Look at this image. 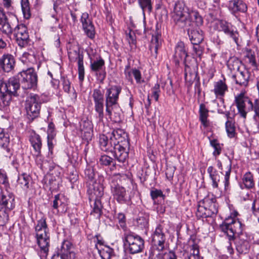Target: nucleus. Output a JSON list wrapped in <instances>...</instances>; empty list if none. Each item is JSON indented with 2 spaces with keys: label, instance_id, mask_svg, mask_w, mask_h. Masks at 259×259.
<instances>
[{
  "label": "nucleus",
  "instance_id": "1",
  "mask_svg": "<svg viewBox=\"0 0 259 259\" xmlns=\"http://www.w3.org/2000/svg\"><path fill=\"white\" fill-rule=\"evenodd\" d=\"M122 239L124 246L130 254H135L143 252L145 241L140 235L129 231L124 233Z\"/></svg>",
  "mask_w": 259,
  "mask_h": 259
},
{
  "label": "nucleus",
  "instance_id": "2",
  "mask_svg": "<svg viewBox=\"0 0 259 259\" xmlns=\"http://www.w3.org/2000/svg\"><path fill=\"white\" fill-rule=\"evenodd\" d=\"M15 196L12 193L0 194V226H5L9 220V213L15 207Z\"/></svg>",
  "mask_w": 259,
  "mask_h": 259
},
{
  "label": "nucleus",
  "instance_id": "3",
  "mask_svg": "<svg viewBox=\"0 0 259 259\" xmlns=\"http://www.w3.org/2000/svg\"><path fill=\"white\" fill-rule=\"evenodd\" d=\"M43 103L41 96L37 94H31L25 103V109L28 119L33 121L40 114L41 105Z\"/></svg>",
  "mask_w": 259,
  "mask_h": 259
},
{
  "label": "nucleus",
  "instance_id": "4",
  "mask_svg": "<svg viewBox=\"0 0 259 259\" xmlns=\"http://www.w3.org/2000/svg\"><path fill=\"white\" fill-rule=\"evenodd\" d=\"M213 28L219 32H224L232 38L237 45H239V34L236 28L225 20L219 19L214 24Z\"/></svg>",
  "mask_w": 259,
  "mask_h": 259
},
{
  "label": "nucleus",
  "instance_id": "5",
  "mask_svg": "<svg viewBox=\"0 0 259 259\" xmlns=\"http://www.w3.org/2000/svg\"><path fill=\"white\" fill-rule=\"evenodd\" d=\"M21 85L24 90L35 89L37 87V75L32 68H29L18 73Z\"/></svg>",
  "mask_w": 259,
  "mask_h": 259
},
{
  "label": "nucleus",
  "instance_id": "6",
  "mask_svg": "<svg viewBox=\"0 0 259 259\" xmlns=\"http://www.w3.org/2000/svg\"><path fill=\"white\" fill-rule=\"evenodd\" d=\"M166 236L163 232V227L158 225L152 235L151 253L154 255L156 252H162L165 248Z\"/></svg>",
  "mask_w": 259,
  "mask_h": 259
},
{
  "label": "nucleus",
  "instance_id": "7",
  "mask_svg": "<svg viewBox=\"0 0 259 259\" xmlns=\"http://www.w3.org/2000/svg\"><path fill=\"white\" fill-rule=\"evenodd\" d=\"M111 191L114 199L120 204H125L131 200L125 188L119 185L116 180L113 179L110 183Z\"/></svg>",
  "mask_w": 259,
  "mask_h": 259
},
{
  "label": "nucleus",
  "instance_id": "8",
  "mask_svg": "<svg viewBox=\"0 0 259 259\" xmlns=\"http://www.w3.org/2000/svg\"><path fill=\"white\" fill-rule=\"evenodd\" d=\"M235 102L240 116L246 118L247 112L253 110L252 101L244 93H240L235 97Z\"/></svg>",
  "mask_w": 259,
  "mask_h": 259
},
{
  "label": "nucleus",
  "instance_id": "9",
  "mask_svg": "<svg viewBox=\"0 0 259 259\" xmlns=\"http://www.w3.org/2000/svg\"><path fill=\"white\" fill-rule=\"evenodd\" d=\"M244 227V226L238 220H235L232 224L228 223L227 225H220V226L221 230L227 233L230 241L235 239V234L238 235V237L244 235L243 233Z\"/></svg>",
  "mask_w": 259,
  "mask_h": 259
},
{
  "label": "nucleus",
  "instance_id": "10",
  "mask_svg": "<svg viewBox=\"0 0 259 259\" xmlns=\"http://www.w3.org/2000/svg\"><path fill=\"white\" fill-rule=\"evenodd\" d=\"M14 33L16 41L21 48L26 47L30 41L27 28L23 24H17L14 28Z\"/></svg>",
  "mask_w": 259,
  "mask_h": 259
},
{
  "label": "nucleus",
  "instance_id": "11",
  "mask_svg": "<svg viewBox=\"0 0 259 259\" xmlns=\"http://www.w3.org/2000/svg\"><path fill=\"white\" fill-rule=\"evenodd\" d=\"M69 60L71 62L77 61L78 79L82 82L84 80V68L83 66V55L80 52L79 48L77 50H73L68 52Z\"/></svg>",
  "mask_w": 259,
  "mask_h": 259
},
{
  "label": "nucleus",
  "instance_id": "12",
  "mask_svg": "<svg viewBox=\"0 0 259 259\" xmlns=\"http://www.w3.org/2000/svg\"><path fill=\"white\" fill-rule=\"evenodd\" d=\"M90 68L91 72L95 74L97 79L103 83L106 76L104 59L100 57L98 60L91 61Z\"/></svg>",
  "mask_w": 259,
  "mask_h": 259
},
{
  "label": "nucleus",
  "instance_id": "13",
  "mask_svg": "<svg viewBox=\"0 0 259 259\" xmlns=\"http://www.w3.org/2000/svg\"><path fill=\"white\" fill-rule=\"evenodd\" d=\"M21 81L18 74L10 77L7 82L0 80V88L5 92L9 93L14 96H18L17 90L20 89Z\"/></svg>",
  "mask_w": 259,
  "mask_h": 259
},
{
  "label": "nucleus",
  "instance_id": "14",
  "mask_svg": "<svg viewBox=\"0 0 259 259\" xmlns=\"http://www.w3.org/2000/svg\"><path fill=\"white\" fill-rule=\"evenodd\" d=\"M99 142L100 147L102 151L110 153L113 152L118 144L116 140L110 135V133H108L107 135H100Z\"/></svg>",
  "mask_w": 259,
  "mask_h": 259
},
{
  "label": "nucleus",
  "instance_id": "15",
  "mask_svg": "<svg viewBox=\"0 0 259 259\" xmlns=\"http://www.w3.org/2000/svg\"><path fill=\"white\" fill-rule=\"evenodd\" d=\"M121 87L119 85H111L106 89L105 93V106L107 108L110 105L118 104L119 95L121 92Z\"/></svg>",
  "mask_w": 259,
  "mask_h": 259
},
{
  "label": "nucleus",
  "instance_id": "16",
  "mask_svg": "<svg viewBox=\"0 0 259 259\" xmlns=\"http://www.w3.org/2000/svg\"><path fill=\"white\" fill-rule=\"evenodd\" d=\"M80 22L84 33L89 38L94 39L96 35L95 28L88 13L85 12L82 14Z\"/></svg>",
  "mask_w": 259,
  "mask_h": 259
},
{
  "label": "nucleus",
  "instance_id": "17",
  "mask_svg": "<svg viewBox=\"0 0 259 259\" xmlns=\"http://www.w3.org/2000/svg\"><path fill=\"white\" fill-rule=\"evenodd\" d=\"M130 143H120L117 144L115 149L113 150L114 157L120 162H124L128 157Z\"/></svg>",
  "mask_w": 259,
  "mask_h": 259
},
{
  "label": "nucleus",
  "instance_id": "18",
  "mask_svg": "<svg viewBox=\"0 0 259 259\" xmlns=\"http://www.w3.org/2000/svg\"><path fill=\"white\" fill-rule=\"evenodd\" d=\"M15 64L14 57L10 54H5L0 58V71L10 72L14 70Z\"/></svg>",
  "mask_w": 259,
  "mask_h": 259
},
{
  "label": "nucleus",
  "instance_id": "19",
  "mask_svg": "<svg viewBox=\"0 0 259 259\" xmlns=\"http://www.w3.org/2000/svg\"><path fill=\"white\" fill-rule=\"evenodd\" d=\"M72 243L68 240H64L57 251L66 259H75L76 255Z\"/></svg>",
  "mask_w": 259,
  "mask_h": 259
},
{
  "label": "nucleus",
  "instance_id": "20",
  "mask_svg": "<svg viewBox=\"0 0 259 259\" xmlns=\"http://www.w3.org/2000/svg\"><path fill=\"white\" fill-rule=\"evenodd\" d=\"M18 23V20L15 16L6 17L0 22V30L6 34H11L14 32V28Z\"/></svg>",
  "mask_w": 259,
  "mask_h": 259
},
{
  "label": "nucleus",
  "instance_id": "21",
  "mask_svg": "<svg viewBox=\"0 0 259 259\" xmlns=\"http://www.w3.org/2000/svg\"><path fill=\"white\" fill-rule=\"evenodd\" d=\"M188 56L184 43L183 41L178 42L175 47L174 55V62L175 65H179L181 61H183L185 65L187 64L186 58Z\"/></svg>",
  "mask_w": 259,
  "mask_h": 259
},
{
  "label": "nucleus",
  "instance_id": "22",
  "mask_svg": "<svg viewBox=\"0 0 259 259\" xmlns=\"http://www.w3.org/2000/svg\"><path fill=\"white\" fill-rule=\"evenodd\" d=\"M250 74V72L247 69L242 68V69L236 71L235 74L232 75V78L236 84L246 87L248 85Z\"/></svg>",
  "mask_w": 259,
  "mask_h": 259
},
{
  "label": "nucleus",
  "instance_id": "23",
  "mask_svg": "<svg viewBox=\"0 0 259 259\" xmlns=\"http://www.w3.org/2000/svg\"><path fill=\"white\" fill-rule=\"evenodd\" d=\"M203 23L202 16L197 11H191L189 13V17L185 21L184 27H199Z\"/></svg>",
  "mask_w": 259,
  "mask_h": 259
},
{
  "label": "nucleus",
  "instance_id": "24",
  "mask_svg": "<svg viewBox=\"0 0 259 259\" xmlns=\"http://www.w3.org/2000/svg\"><path fill=\"white\" fill-rule=\"evenodd\" d=\"M189 39L192 45L200 44L204 39V32L199 27H189L187 29Z\"/></svg>",
  "mask_w": 259,
  "mask_h": 259
},
{
  "label": "nucleus",
  "instance_id": "25",
  "mask_svg": "<svg viewBox=\"0 0 259 259\" xmlns=\"http://www.w3.org/2000/svg\"><path fill=\"white\" fill-rule=\"evenodd\" d=\"M228 9L234 16L239 13H245L247 11V5L242 0L230 1L228 3Z\"/></svg>",
  "mask_w": 259,
  "mask_h": 259
},
{
  "label": "nucleus",
  "instance_id": "26",
  "mask_svg": "<svg viewBox=\"0 0 259 259\" xmlns=\"http://www.w3.org/2000/svg\"><path fill=\"white\" fill-rule=\"evenodd\" d=\"M29 141L33 147L37 158L40 157L41 156L42 141L40 136L33 132L29 137Z\"/></svg>",
  "mask_w": 259,
  "mask_h": 259
},
{
  "label": "nucleus",
  "instance_id": "27",
  "mask_svg": "<svg viewBox=\"0 0 259 259\" xmlns=\"http://www.w3.org/2000/svg\"><path fill=\"white\" fill-rule=\"evenodd\" d=\"M235 244L236 249L239 254H246L249 252L250 245L246 235L238 237Z\"/></svg>",
  "mask_w": 259,
  "mask_h": 259
},
{
  "label": "nucleus",
  "instance_id": "28",
  "mask_svg": "<svg viewBox=\"0 0 259 259\" xmlns=\"http://www.w3.org/2000/svg\"><path fill=\"white\" fill-rule=\"evenodd\" d=\"M106 113L110 119L116 123L121 121V109L119 104L111 105L106 106Z\"/></svg>",
  "mask_w": 259,
  "mask_h": 259
},
{
  "label": "nucleus",
  "instance_id": "29",
  "mask_svg": "<svg viewBox=\"0 0 259 259\" xmlns=\"http://www.w3.org/2000/svg\"><path fill=\"white\" fill-rule=\"evenodd\" d=\"M52 207L54 209H56L58 212H65L67 210V200L65 197L60 194L55 195Z\"/></svg>",
  "mask_w": 259,
  "mask_h": 259
},
{
  "label": "nucleus",
  "instance_id": "30",
  "mask_svg": "<svg viewBox=\"0 0 259 259\" xmlns=\"http://www.w3.org/2000/svg\"><path fill=\"white\" fill-rule=\"evenodd\" d=\"M200 78L198 72L195 70H191L190 67L187 65H185V80L188 90H189L193 83Z\"/></svg>",
  "mask_w": 259,
  "mask_h": 259
},
{
  "label": "nucleus",
  "instance_id": "31",
  "mask_svg": "<svg viewBox=\"0 0 259 259\" xmlns=\"http://www.w3.org/2000/svg\"><path fill=\"white\" fill-rule=\"evenodd\" d=\"M110 134L116 140L118 144L124 143V141L126 143H130L127 133L122 129H113L111 133H110Z\"/></svg>",
  "mask_w": 259,
  "mask_h": 259
},
{
  "label": "nucleus",
  "instance_id": "32",
  "mask_svg": "<svg viewBox=\"0 0 259 259\" xmlns=\"http://www.w3.org/2000/svg\"><path fill=\"white\" fill-rule=\"evenodd\" d=\"M189 13L188 11H174L172 18L177 25L184 27L185 22L189 17Z\"/></svg>",
  "mask_w": 259,
  "mask_h": 259
},
{
  "label": "nucleus",
  "instance_id": "33",
  "mask_svg": "<svg viewBox=\"0 0 259 259\" xmlns=\"http://www.w3.org/2000/svg\"><path fill=\"white\" fill-rule=\"evenodd\" d=\"M228 90V87L226 83V79L225 78H224L223 80H220L214 82L213 91L217 97H224Z\"/></svg>",
  "mask_w": 259,
  "mask_h": 259
},
{
  "label": "nucleus",
  "instance_id": "34",
  "mask_svg": "<svg viewBox=\"0 0 259 259\" xmlns=\"http://www.w3.org/2000/svg\"><path fill=\"white\" fill-rule=\"evenodd\" d=\"M13 95L5 92L3 89L0 88V110H6L9 106L12 101V97Z\"/></svg>",
  "mask_w": 259,
  "mask_h": 259
},
{
  "label": "nucleus",
  "instance_id": "35",
  "mask_svg": "<svg viewBox=\"0 0 259 259\" xmlns=\"http://www.w3.org/2000/svg\"><path fill=\"white\" fill-rule=\"evenodd\" d=\"M161 34L156 33L152 35L151 41V44L149 46V50L151 51L152 55L155 58L157 57L158 54V50L161 45V40L160 39Z\"/></svg>",
  "mask_w": 259,
  "mask_h": 259
},
{
  "label": "nucleus",
  "instance_id": "36",
  "mask_svg": "<svg viewBox=\"0 0 259 259\" xmlns=\"http://www.w3.org/2000/svg\"><path fill=\"white\" fill-rule=\"evenodd\" d=\"M37 244L39 247L41 252H43L46 256L48 255L50 246V236L46 237H35Z\"/></svg>",
  "mask_w": 259,
  "mask_h": 259
},
{
  "label": "nucleus",
  "instance_id": "37",
  "mask_svg": "<svg viewBox=\"0 0 259 259\" xmlns=\"http://www.w3.org/2000/svg\"><path fill=\"white\" fill-rule=\"evenodd\" d=\"M207 172L212 182V186L213 189L219 188V182L220 181V175L218 171L212 166H209L207 168Z\"/></svg>",
  "mask_w": 259,
  "mask_h": 259
},
{
  "label": "nucleus",
  "instance_id": "38",
  "mask_svg": "<svg viewBox=\"0 0 259 259\" xmlns=\"http://www.w3.org/2000/svg\"><path fill=\"white\" fill-rule=\"evenodd\" d=\"M208 113L209 110L206 107L205 105L203 103L201 104L199 106V120L201 124L205 127L209 125V122L207 120V118L209 116Z\"/></svg>",
  "mask_w": 259,
  "mask_h": 259
},
{
  "label": "nucleus",
  "instance_id": "39",
  "mask_svg": "<svg viewBox=\"0 0 259 259\" xmlns=\"http://www.w3.org/2000/svg\"><path fill=\"white\" fill-rule=\"evenodd\" d=\"M103 206L101 203V199L95 198L91 214L100 219L103 214Z\"/></svg>",
  "mask_w": 259,
  "mask_h": 259
},
{
  "label": "nucleus",
  "instance_id": "40",
  "mask_svg": "<svg viewBox=\"0 0 259 259\" xmlns=\"http://www.w3.org/2000/svg\"><path fill=\"white\" fill-rule=\"evenodd\" d=\"M242 181L245 188L251 189L254 187L255 182L253 179V175L250 171L246 172L243 176Z\"/></svg>",
  "mask_w": 259,
  "mask_h": 259
},
{
  "label": "nucleus",
  "instance_id": "41",
  "mask_svg": "<svg viewBox=\"0 0 259 259\" xmlns=\"http://www.w3.org/2000/svg\"><path fill=\"white\" fill-rule=\"evenodd\" d=\"M31 180V178L29 175L26 173H22L19 175L17 183L22 188L27 190L29 188V184Z\"/></svg>",
  "mask_w": 259,
  "mask_h": 259
},
{
  "label": "nucleus",
  "instance_id": "42",
  "mask_svg": "<svg viewBox=\"0 0 259 259\" xmlns=\"http://www.w3.org/2000/svg\"><path fill=\"white\" fill-rule=\"evenodd\" d=\"M227 66L231 71H238L242 69L243 68H241L242 62L236 57L230 58L228 61Z\"/></svg>",
  "mask_w": 259,
  "mask_h": 259
},
{
  "label": "nucleus",
  "instance_id": "43",
  "mask_svg": "<svg viewBox=\"0 0 259 259\" xmlns=\"http://www.w3.org/2000/svg\"><path fill=\"white\" fill-rule=\"evenodd\" d=\"M10 144V138H4V140L0 141V147L1 152L6 157H10L11 155V150L9 147Z\"/></svg>",
  "mask_w": 259,
  "mask_h": 259
},
{
  "label": "nucleus",
  "instance_id": "44",
  "mask_svg": "<svg viewBox=\"0 0 259 259\" xmlns=\"http://www.w3.org/2000/svg\"><path fill=\"white\" fill-rule=\"evenodd\" d=\"M21 6L24 18L29 19L31 16L29 1L21 0Z\"/></svg>",
  "mask_w": 259,
  "mask_h": 259
},
{
  "label": "nucleus",
  "instance_id": "45",
  "mask_svg": "<svg viewBox=\"0 0 259 259\" xmlns=\"http://www.w3.org/2000/svg\"><path fill=\"white\" fill-rule=\"evenodd\" d=\"M104 100L95 101V109L96 112L98 113V118L100 121H103L104 117Z\"/></svg>",
  "mask_w": 259,
  "mask_h": 259
},
{
  "label": "nucleus",
  "instance_id": "46",
  "mask_svg": "<svg viewBox=\"0 0 259 259\" xmlns=\"http://www.w3.org/2000/svg\"><path fill=\"white\" fill-rule=\"evenodd\" d=\"M150 196L154 201V204H158L156 201V199L158 198H161L163 200H164L165 195L163 193V192L160 190L155 188H153L150 191Z\"/></svg>",
  "mask_w": 259,
  "mask_h": 259
},
{
  "label": "nucleus",
  "instance_id": "47",
  "mask_svg": "<svg viewBox=\"0 0 259 259\" xmlns=\"http://www.w3.org/2000/svg\"><path fill=\"white\" fill-rule=\"evenodd\" d=\"M100 164L103 166L112 165L115 167L116 163L115 160L109 156L104 154L101 156L99 158Z\"/></svg>",
  "mask_w": 259,
  "mask_h": 259
},
{
  "label": "nucleus",
  "instance_id": "48",
  "mask_svg": "<svg viewBox=\"0 0 259 259\" xmlns=\"http://www.w3.org/2000/svg\"><path fill=\"white\" fill-rule=\"evenodd\" d=\"M196 215L198 219L207 218L210 217L209 213L207 212V208L204 206L200 204L197 205V209L196 212Z\"/></svg>",
  "mask_w": 259,
  "mask_h": 259
},
{
  "label": "nucleus",
  "instance_id": "49",
  "mask_svg": "<svg viewBox=\"0 0 259 259\" xmlns=\"http://www.w3.org/2000/svg\"><path fill=\"white\" fill-rule=\"evenodd\" d=\"M99 254L102 259H110L114 255V250L111 247L106 246L99 250Z\"/></svg>",
  "mask_w": 259,
  "mask_h": 259
},
{
  "label": "nucleus",
  "instance_id": "50",
  "mask_svg": "<svg viewBox=\"0 0 259 259\" xmlns=\"http://www.w3.org/2000/svg\"><path fill=\"white\" fill-rule=\"evenodd\" d=\"M161 87L163 90H166V93L169 95H170L171 93L174 92L172 81L169 77L162 81Z\"/></svg>",
  "mask_w": 259,
  "mask_h": 259
},
{
  "label": "nucleus",
  "instance_id": "51",
  "mask_svg": "<svg viewBox=\"0 0 259 259\" xmlns=\"http://www.w3.org/2000/svg\"><path fill=\"white\" fill-rule=\"evenodd\" d=\"M156 15L161 21L166 20L168 17L167 10L165 7H162L160 5H158L156 8Z\"/></svg>",
  "mask_w": 259,
  "mask_h": 259
},
{
  "label": "nucleus",
  "instance_id": "52",
  "mask_svg": "<svg viewBox=\"0 0 259 259\" xmlns=\"http://www.w3.org/2000/svg\"><path fill=\"white\" fill-rule=\"evenodd\" d=\"M139 5L142 9L143 13L148 11L150 13L152 11V3L151 0H138Z\"/></svg>",
  "mask_w": 259,
  "mask_h": 259
},
{
  "label": "nucleus",
  "instance_id": "53",
  "mask_svg": "<svg viewBox=\"0 0 259 259\" xmlns=\"http://www.w3.org/2000/svg\"><path fill=\"white\" fill-rule=\"evenodd\" d=\"M244 52L245 53V57L249 59V63L252 66H256V62L254 52L249 48H246L244 50Z\"/></svg>",
  "mask_w": 259,
  "mask_h": 259
},
{
  "label": "nucleus",
  "instance_id": "54",
  "mask_svg": "<svg viewBox=\"0 0 259 259\" xmlns=\"http://www.w3.org/2000/svg\"><path fill=\"white\" fill-rule=\"evenodd\" d=\"M225 126L228 137L230 138H234L236 135L234 123L231 121L228 120L226 122Z\"/></svg>",
  "mask_w": 259,
  "mask_h": 259
},
{
  "label": "nucleus",
  "instance_id": "55",
  "mask_svg": "<svg viewBox=\"0 0 259 259\" xmlns=\"http://www.w3.org/2000/svg\"><path fill=\"white\" fill-rule=\"evenodd\" d=\"M209 141L210 146L214 149L213 152V155L217 157L220 155L222 152V147L218 140H211L209 139Z\"/></svg>",
  "mask_w": 259,
  "mask_h": 259
},
{
  "label": "nucleus",
  "instance_id": "56",
  "mask_svg": "<svg viewBox=\"0 0 259 259\" xmlns=\"http://www.w3.org/2000/svg\"><path fill=\"white\" fill-rule=\"evenodd\" d=\"M59 177L54 176L52 174L50 176L49 180V184L50 185V190L54 191L58 189L59 188Z\"/></svg>",
  "mask_w": 259,
  "mask_h": 259
},
{
  "label": "nucleus",
  "instance_id": "57",
  "mask_svg": "<svg viewBox=\"0 0 259 259\" xmlns=\"http://www.w3.org/2000/svg\"><path fill=\"white\" fill-rule=\"evenodd\" d=\"M84 177L86 179L93 181L95 176V169L91 165H87L84 171Z\"/></svg>",
  "mask_w": 259,
  "mask_h": 259
},
{
  "label": "nucleus",
  "instance_id": "58",
  "mask_svg": "<svg viewBox=\"0 0 259 259\" xmlns=\"http://www.w3.org/2000/svg\"><path fill=\"white\" fill-rule=\"evenodd\" d=\"M93 193L96 195V198L100 199L104 194V188L100 183H95L94 185Z\"/></svg>",
  "mask_w": 259,
  "mask_h": 259
},
{
  "label": "nucleus",
  "instance_id": "59",
  "mask_svg": "<svg viewBox=\"0 0 259 259\" xmlns=\"http://www.w3.org/2000/svg\"><path fill=\"white\" fill-rule=\"evenodd\" d=\"M47 218L43 216L37 221V224L35 227V230L44 229L49 230L47 224Z\"/></svg>",
  "mask_w": 259,
  "mask_h": 259
},
{
  "label": "nucleus",
  "instance_id": "60",
  "mask_svg": "<svg viewBox=\"0 0 259 259\" xmlns=\"http://www.w3.org/2000/svg\"><path fill=\"white\" fill-rule=\"evenodd\" d=\"M137 222L141 227H147L149 223V218L147 215H142L139 216L137 219Z\"/></svg>",
  "mask_w": 259,
  "mask_h": 259
},
{
  "label": "nucleus",
  "instance_id": "61",
  "mask_svg": "<svg viewBox=\"0 0 259 259\" xmlns=\"http://www.w3.org/2000/svg\"><path fill=\"white\" fill-rule=\"evenodd\" d=\"M190 241H192L193 244L191 246L190 255L198 256L199 258H200L199 246L197 245V244L194 243L195 238H193V237L191 236L189 240V242Z\"/></svg>",
  "mask_w": 259,
  "mask_h": 259
},
{
  "label": "nucleus",
  "instance_id": "62",
  "mask_svg": "<svg viewBox=\"0 0 259 259\" xmlns=\"http://www.w3.org/2000/svg\"><path fill=\"white\" fill-rule=\"evenodd\" d=\"M56 136H47V145L49 149V153L51 155L53 153V149L56 144V141L54 140Z\"/></svg>",
  "mask_w": 259,
  "mask_h": 259
},
{
  "label": "nucleus",
  "instance_id": "63",
  "mask_svg": "<svg viewBox=\"0 0 259 259\" xmlns=\"http://www.w3.org/2000/svg\"><path fill=\"white\" fill-rule=\"evenodd\" d=\"M80 126L81 132L93 130V124L92 122L89 120H85L82 121Z\"/></svg>",
  "mask_w": 259,
  "mask_h": 259
},
{
  "label": "nucleus",
  "instance_id": "64",
  "mask_svg": "<svg viewBox=\"0 0 259 259\" xmlns=\"http://www.w3.org/2000/svg\"><path fill=\"white\" fill-rule=\"evenodd\" d=\"M251 209L253 214L257 217L259 222V200H254L252 203Z\"/></svg>",
  "mask_w": 259,
  "mask_h": 259
}]
</instances>
